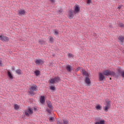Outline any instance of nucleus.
I'll return each mask as SVG.
<instances>
[{"instance_id":"f257e3e1","label":"nucleus","mask_w":124,"mask_h":124,"mask_svg":"<svg viewBox=\"0 0 124 124\" xmlns=\"http://www.w3.org/2000/svg\"><path fill=\"white\" fill-rule=\"evenodd\" d=\"M37 86L36 85H31L30 88L29 89V93L30 94H34V93H33L34 92H37L38 91Z\"/></svg>"},{"instance_id":"f03ea898","label":"nucleus","mask_w":124,"mask_h":124,"mask_svg":"<svg viewBox=\"0 0 124 124\" xmlns=\"http://www.w3.org/2000/svg\"><path fill=\"white\" fill-rule=\"evenodd\" d=\"M103 74L105 76H115V72L110 70H106L103 71Z\"/></svg>"},{"instance_id":"7ed1b4c3","label":"nucleus","mask_w":124,"mask_h":124,"mask_svg":"<svg viewBox=\"0 0 124 124\" xmlns=\"http://www.w3.org/2000/svg\"><path fill=\"white\" fill-rule=\"evenodd\" d=\"M60 81L61 78L57 77L49 79L48 80V83H49V84H55L56 83H59Z\"/></svg>"},{"instance_id":"20e7f679","label":"nucleus","mask_w":124,"mask_h":124,"mask_svg":"<svg viewBox=\"0 0 124 124\" xmlns=\"http://www.w3.org/2000/svg\"><path fill=\"white\" fill-rule=\"evenodd\" d=\"M25 115H26L27 117H29L30 115H31L33 114V110L31 108H29L28 109H26L24 111Z\"/></svg>"},{"instance_id":"39448f33","label":"nucleus","mask_w":124,"mask_h":124,"mask_svg":"<svg viewBox=\"0 0 124 124\" xmlns=\"http://www.w3.org/2000/svg\"><path fill=\"white\" fill-rule=\"evenodd\" d=\"M74 14H78L79 12H80V6L79 5H75L74 7Z\"/></svg>"},{"instance_id":"423d86ee","label":"nucleus","mask_w":124,"mask_h":124,"mask_svg":"<svg viewBox=\"0 0 124 124\" xmlns=\"http://www.w3.org/2000/svg\"><path fill=\"white\" fill-rule=\"evenodd\" d=\"M110 106H111V102L107 101L106 102V106L105 107H103V109L106 112H108V110L109 108H110Z\"/></svg>"},{"instance_id":"0eeeda50","label":"nucleus","mask_w":124,"mask_h":124,"mask_svg":"<svg viewBox=\"0 0 124 124\" xmlns=\"http://www.w3.org/2000/svg\"><path fill=\"white\" fill-rule=\"evenodd\" d=\"M0 40H1L3 42H7L9 40V38L5 36L0 35Z\"/></svg>"},{"instance_id":"6e6552de","label":"nucleus","mask_w":124,"mask_h":124,"mask_svg":"<svg viewBox=\"0 0 124 124\" xmlns=\"http://www.w3.org/2000/svg\"><path fill=\"white\" fill-rule=\"evenodd\" d=\"M74 12L72 10H70L68 13V17L69 19H73L74 17Z\"/></svg>"},{"instance_id":"1a4fd4ad","label":"nucleus","mask_w":124,"mask_h":124,"mask_svg":"<svg viewBox=\"0 0 124 124\" xmlns=\"http://www.w3.org/2000/svg\"><path fill=\"white\" fill-rule=\"evenodd\" d=\"M99 78L100 81H103L104 79H105V77L104 76V74L102 73H100L99 74Z\"/></svg>"},{"instance_id":"9d476101","label":"nucleus","mask_w":124,"mask_h":124,"mask_svg":"<svg viewBox=\"0 0 124 124\" xmlns=\"http://www.w3.org/2000/svg\"><path fill=\"white\" fill-rule=\"evenodd\" d=\"M35 62L36 64H40L44 63V61L43 60H42L41 59H38L35 61Z\"/></svg>"},{"instance_id":"9b49d317","label":"nucleus","mask_w":124,"mask_h":124,"mask_svg":"<svg viewBox=\"0 0 124 124\" xmlns=\"http://www.w3.org/2000/svg\"><path fill=\"white\" fill-rule=\"evenodd\" d=\"M118 40L120 43L122 44V43H124V36H119L118 37Z\"/></svg>"},{"instance_id":"f8f14e48","label":"nucleus","mask_w":124,"mask_h":124,"mask_svg":"<svg viewBox=\"0 0 124 124\" xmlns=\"http://www.w3.org/2000/svg\"><path fill=\"white\" fill-rule=\"evenodd\" d=\"M18 15H20L21 16L23 15H25L26 14V11L24 10H19L18 11Z\"/></svg>"},{"instance_id":"ddd939ff","label":"nucleus","mask_w":124,"mask_h":124,"mask_svg":"<svg viewBox=\"0 0 124 124\" xmlns=\"http://www.w3.org/2000/svg\"><path fill=\"white\" fill-rule=\"evenodd\" d=\"M66 69L68 72H71L72 71V66H70V65H67Z\"/></svg>"},{"instance_id":"4468645a","label":"nucleus","mask_w":124,"mask_h":124,"mask_svg":"<svg viewBox=\"0 0 124 124\" xmlns=\"http://www.w3.org/2000/svg\"><path fill=\"white\" fill-rule=\"evenodd\" d=\"M85 82L86 84H87V85L90 86L91 84V79H90V78H89V77H86Z\"/></svg>"},{"instance_id":"2eb2a0df","label":"nucleus","mask_w":124,"mask_h":124,"mask_svg":"<svg viewBox=\"0 0 124 124\" xmlns=\"http://www.w3.org/2000/svg\"><path fill=\"white\" fill-rule=\"evenodd\" d=\"M8 76L9 77V80H12L13 79V76L12 74L9 71H7Z\"/></svg>"},{"instance_id":"dca6fc26","label":"nucleus","mask_w":124,"mask_h":124,"mask_svg":"<svg viewBox=\"0 0 124 124\" xmlns=\"http://www.w3.org/2000/svg\"><path fill=\"white\" fill-rule=\"evenodd\" d=\"M82 72L83 76L89 77V74L88 73V72H86V71L84 69H82Z\"/></svg>"},{"instance_id":"f3484780","label":"nucleus","mask_w":124,"mask_h":124,"mask_svg":"<svg viewBox=\"0 0 124 124\" xmlns=\"http://www.w3.org/2000/svg\"><path fill=\"white\" fill-rule=\"evenodd\" d=\"M40 101L42 104H43V103H45V99L44 96H41L40 98Z\"/></svg>"},{"instance_id":"a211bd4d","label":"nucleus","mask_w":124,"mask_h":124,"mask_svg":"<svg viewBox=\"0 0 124 124\" xmlns=\"http://www.w3.org/2000/svg\"><path fill=\"white\" fill-rule=\"evenodd\" d=\"M16 73L18 75H21V74H23V72H22V70H21V69H17L16 71Z\"/></svg>"},{"instance_id":"6ab92c4d","label":"nucleus","mask_w":124,"mask_h":124,"mask_svg":"<svg viewBox=\"0 0 124 124\" xmlns=\"http://www.w3.org/2000/svg\"><path fill=\"white\" fill-rule=\"evenodd\" d=\"M95 124H105V121L104 120H101L99 122H96Z\"/></svg>"},{"instance_id":"aec40b11","label":"nucleus","mask_w":124,"mask_h":124,"mask_svg":"<svg viewBox=\"0 0 124 124\" xmlns=\"http://www.w3.org/2000/svg\"><path fill=\"white\" fill-rule=\"evenodd\" d=\"M95 124H105V121L104 120H101L99 122H96Z\"/></svg>"},{"instance_id":"412c9836","label":"nucleus","mask_w":124,"mask_h":124,"mask_svg":"<svg viewBox=\"0 0 124 124\" xmlns=\"http://www.w3.org/2000/svg\"><path fill=\"white\" fill-rule=\"evenodd\" d=\"M47 105L48 107H49L50 108V109H52V107H53V106H52V103H51V102L47 101Z\"/></svg>"},{"instance_id":"4be33fe9","label":"nucleus","mask_w":124,"mask_h":124,"mask_svg":"<svg viewBox=\"0 0 124 124\" xmlns=\"http://www.w3.org/2000/svg\"><path fill=\"white\" fill-rule=\"evenodd\" d=\"M95 108L96 110H97L98 111H99V110H101L102 107H101L100 105H98L95 106Z\"/></svg>"},{"instance_id":"5701e85b","label":"nucleus","mask_w":124,"mask_h":124,"mask_svg":"<svg viewBox=\"0 0 124 124\" xmlns=\"http://www.w3.org/2000/svg\"><path fill=\"white\" fill-rule=\"evenodd\" d=\"M118 72L119 73H121V76H122V77H123V78H124V71H121V69H119L118 70Z\"/></svg>"},{"instance_id":"b1692460","label":"nucleus","mask_w":124,"mask_h":124,"mask_svg":"<svg viewBox=\"0 0 124 124\" xmlns=\"http://www.w3.org/2000/svg\"><path fill=\"white\" fill-rule=\"evenodd\" d=\"M118 26L119 27V28H124V24L121 22L118 23Z\"/></svg>"},{"instance_id":"393cba45","label":"nucleus","mask_w":124,"mask_h":124,"mask_svg":"<svg viewBox=\"0 0 124 124\" xmlns=\"http://www.w3.org/2000/svg\"><path fill=\"white\" fill-rule=\"evenodd\" d=\"M34 74L36 75V76H38V75L40 74V72L38 70H36L34 71Z\"/></svg>"},{"instance_id":"a878e982","label":"nucleus","mask_w":124,"mask_h":124,"mask_svg":"<svg viewBox=\"0 0 124 124\" xmlns=\"http://www.w3.org/2000/svg\"><path fill=\"white\" fill-rule=\"evenodd\" d=\"M49 89L51 91H55L56 90V87L55 86H50Z\"/></svg>"},{"instance_id":"bb28decb","label":"nucleus","mask_w":124,"mask_h":124,"mask_svg":"<svg viewBox=\"0 0 124 124\" xmlns=\"http://www.w3.org/2000/svg\"><path fill=\"white\" fill-rule=\"evenodd\" d=\"M14 108L16 110H18L19 109V106L17 104H15L14 105Z\"/></svg>"},{"instance_id":"cd10ccee","label":"nucleus","mask_w":124,"mask_h":124,"mask_svg":"<svg viewBox=\"0 0 124 124\" xmlns=\"http://www.w3.org/2000/svg\"><path fill=\"white\" fill-rule=\"evenodd\" d=\"M54 34L55 35H58L59 34V31L58 30H54Z\"/></svg>"},{"instance_id":"c85d7f7f","label":"nucleus","mask_w":124,"mask_h":124,"mask_svg":"<svg viewBox=\"0 0 124 124\" xmlns=\"http://www.w3.org/2000/svg\"><path fill=\"white\" fill-rule=\"evenodd\" d=\"M48 119L50 121V122H54V120H55L54 117H50L48 118Z\"/></svg>"},{"instance_id":"c756f323","label":"nucleus","mask_w":124,"mask_h":124,"mask_svg":"<svg viewBox=\"0 0 124 124\" xmlns=\"http://www.w3.org/2000/svg\"><path fill=\"white\" fill-rule=\"evenodd\" d=\"M68 57L69 58H73V57H74V56L73 55V54H72L71 53H68Z\"/></svg>"},{"instance_id":"7c9ffc66","label":"nucleus","mask_w":124,"mask_h":124,"mask_svg":"<svg viewBox=\"0 0 124 124\" xmlns=\"http://www.w3.org/2000/svg\"><path fill=\"white\" fill-rule=\"evenodd\" d=\"M48 38L49 39V41H50V42H53L54 40V38H53V37H49Z\"/></svg>"},{"instance_id":"2f4dec72","label":"nucleus","mask_w":124,"mask_h":124,"mask_svg":"<svg viewBox=\"0 0 124 124\" xmlns=\"http://www.w3.org/2000/svg\"><path fill=\"white\" fill-rule=\"evenodd\" d=\"M63 122L64 124H69V122L67 120H63Z\"/></svg>"},{"instance_id":"473e14b6","label":"nucleus","mask_w":124,"mask_h":124,"mask_svg":"<svg viewBox=\"0 0 124 124\" xmlns=\"http://www.w3.org/2000/svg\"><path fill=\"white\" fill-rule=\"evenodd\" d=\"M87 4L90 5L92 3V0H87Z\"/></svg>"},{"instance_id":"72a5a7b5","label":"nucleus","mask_w":124,"mask_h":124,"mask_svg":"<svg viewBox=\"0 0 124 124\" xmlns=\"http://www.w3.org/2000/svg\"><path fill=\"white\" fill-rule=\"evenodd\" d=\"M39 44H43V43H44V41L40 40H39Z\"/></svg>"},{"instance_id":"f704fd0d","label":"nucleus","mask_w":124,"mask_h":124,"mask_svg":"<svg viewBox=\"0 0 124 124\" xmlns=\"http://www.w3.org/2000/svg\"><path fill=\"white\" fill-rule=\"evenodd\" d=\"M46 111L47 112H48V113H49L50 114V113H51V110L49 109H46Z\"/></svg>"},{"instance_id":"c9c22d12","label":"nucleus","mask_w":124,"mask_h":124,"mask_svg":"<svg viewBox=\"0 0 124 124\" xmlns=\"http://www.w3.org/2000/svg\"><path fill=\"white\" fill-rule=\"evenodd\" d=\"M80 69V67H78L76 69V72H78V71H79V70Z\"/></svg>"},{"instance_id":"e433bc0d","label":"nucleus","mask_w":124,"mask_h":124,"mask_svg":"<svg viewBox=\"0 0 124 124\" xmlns=\"http://www.w3.org/2000/svg\"><path fill=\"white\" fill-rule=\"evenodd\" d=\"M57 124H62V123L61 121H57Z\"/></svg>"},{"instance_id":"4c0bfd02","label":"nucleus","mask_w":124,"mask_h":124,"mask_svg":"<svg viewBox=\"0 0 124 124\" xmlns=\"http://www.w3.org/2000/svg\"><path fill=\"white\" fill-rule=\"evenodd\" d=\"M50 1L51 2H52V3H54V2H55V0H50Z\"/></svg>"},{"instance_id":"58836bf2","label":"nucleus","mask_w":124,"mask_h":124,"mask_svg":"<svg viewBox=\"0 0 124 124\" xmlns=\"http://www.w3.org/2000/svg\"><path fill=\"white\" fill-rule=\"evenodd\" d=\"M62 10L61 9L59 11V13H62Z\"/></svg>"},{"instance_id":"ea45409f","label":"nucleus","mask_w":124,"mask_h":124,"mask_svg":"<svg viewBox=\"0 0 124 124\" xmlns=\"http://www.w3.org/2000/svg\"><path fill=\"white\" fill-rule=\"evenodd\" d=\"M1 65H2V62L0 61V66H1Z\"/></svg>"},{"instance_id":"a19ab883","label":"nucleus","mask_w":124,"mask_h":124,"mask_svg":"<svg viewBox=\"0 0 124 124\" xmlns=\"http://www.w3.org/2000/svg\"><path fill=\"white\" fill-rule=\"evenodd\" d=\"M121 6H118V9H120V8H121Z\"/></svg>"},{"instance_id":"79ce46f5","label":"nucleus","mask_w":124,"mask_h":124,"mask_svg":"<svg viewBox=\"0 0 124 124\" xmlns=\"http://www.w3.org/2000/svg\"><path fill=\"white\" fill-rule=\"evenodd\" d=\"M109 80H112V78H110Z\"/></svg>"}]
</instances>
